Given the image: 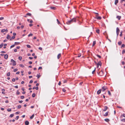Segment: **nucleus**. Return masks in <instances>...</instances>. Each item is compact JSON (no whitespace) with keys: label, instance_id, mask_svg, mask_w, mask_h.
<instances>
[{"label":"nucleus","instance_id":"obj_1","mask_svg":"<svg viewBox=\"0 0 125 125\" xmlns=\"http://www.w3.org/2000/svg\"><path fill=\"white\" fill-rule=\"evenodd\" d=\"M10 61L12 63V65L13 66H15L16 65V61L13 59H11Z\"/></svg>","mask_w":125,"mask_h":125},{"label":"nucleus","instance_id":"obj_2","mask_svg":"<svg viewBox=\"0 0 125 125\" xmlns=\"http://www.w3.org/2000/svg\"><path fill=\"white\" fill-rule=\"evenodd\" d=\"M107 89V87L106 86H104L102 87V89H103L102 90L103 92L104 91L106 90Z\"/></svg>","mask_w":125,"mask_h":125},{"label":"nucleus","instance_id":"obj_3","mask_svg":"<svg viewBox=\"0 0 125 125\" xmlns=\"http://www.w3.org/2000/svg\"><path fill=\"white\" fill-rule=\"evenodd\" d=\"M108 108V107L107 106H104V108L103 110V111H105Z\"/></svg>","mask_w":125,"mask_h":125},{"label":"nucleus","instance_id":"obj_4","mask_svg":"<svg viewBox=\"0 0 125 125\" xmlns=\"http://www.w3.org/2000/svg\"><path fill=\"white\" fill-rule=\"evenodd\" d=\"M97 65V67L98 68V66L99 65L100 66H101L102 65V63L101 61H99L98 63H96Z\"/></svg>","mask_w":125,"mask_h":125},{"label":"nucleus","instance_id":"obj_5","mask_svg":"<svg viewBox=\"0 0 125 125\" xmlns=\"http://www.w3.org/2000/svg\"><path fill=\"white\" fill-rule=\"evenodd\" d=\"M71 21L72 22H75L76 21V19L75 18H73L71 19Z\"/></svg>","mask_w":125,"mask_h":125},{"label":"nucleus","instance_id":"obj_6","mask_svg":"<svg viewBox=\"0 0 125 125\" xmlns=\"http://www.w3.org/2000/svg\"><path fill=\"white\" fill-rule=\"evenodd\" d=\"M102 90L101 89H99V90L97 91V93L98 94H99L101 93Z\"/></svg>","mask_w":125,"mask_h":125},{"label":"nucleus","instance_id":"obj_7","mask_svg":"<svg viewBox=\"0 0 125 125\" xmlns=\"http://www.w3.org/2000/svg\"><path fill=\"white\" fill-rule=\"evenodd\" d=\"M108 114V112H107L104 114V116H107Z\"/></svg>","mask_w":125,"mask_h":125},{"label":"nucleus","instance_id":"obj_8","mask_svg":"<svg viewBox=\"0 0 125 125\" xmlns=\"http://www.w3.org/2000/svg\"><path fill=\"white\" fill-rule=\"evenodd\" d=\"M61 53H59L57 56V58L58 59H59L61 57Z\"/></svg>","mask_w":125,"mask_h":125},{"label":"nucleus","instance_id":"obj_9","mask_svg":"<svg viewBox=\"0 0 125 125\" xmlns=\"http://www.w3.org/2000/svg\"><path fill=\"white\" fill-rule=\"evenodd\" d=\"M29 124V122L28 121H25V124L26 125H28Z\"/></svg>","mask_w":125,"mask_h":125},{"label":"nucleus","instance_id":"obj_10","mask_svg":"<svg viewBox=\"0 0 125 125\" xmlns=\"http://www.w3.org/2000/svg\"><path fill=\"white\" fill-rule=\"evenodd\" d=\"M121 18V16H117L116 17V18L118 19L119 20H120Z\"/></svg>","mask_w":125,"mask_h":125},{"label":"nucleus","instance_id":"obj_11","mask_svg":"<svg viewBox=\"0 0 125 125\" xmlns=\"http://www.w3.org/2000/svg\"><path fill=\"white\" fill-rule=\"evenodd\" d=\"M71 23H72V22H71V20H70L68 21V22H66V24H69Z\"/></svg>","mask_w":125,"mask_h":125},{"label":"nucleus","instance_id":"obj_12","mask_svg":"<svg viewBox=\"0 0 125 125\" xmlns=\"http://www.w3.org/2000/svg\"><path fill=\"white\" fill-rule=\"evenodd\" d=\"M4 58L6 59H7L8 58V55L7 54H5L4 55Z\"/></svg>","mask_w":125,"mask_h":125},{"label":"nucleus","instance_id":"obj_13","mask_svg":"<svg viewBox=\"0 0 125 125\" xmlns=\"http://www.w3.org/2000/svg\"><path fill=\"white\" fill-rule=\"evenodd\" d=\"M20 44V42H15L14 43V44L15 45H17L19 44Z\"/></svg>","mask_w":125,"mask_h":125},{"label":"nucleus","instance_id":"obj_14","mask_svg":"<svg viewBox=\"0 0 125 125\" xmlns=\"http://www.w3.org/2000/svg\"><path fill=\"white\" fill-rule=\"evenodd\" d=\"M96 17H97L96 19L98 20H101L102 18L100 16L98 17L97 16H96Z\"/></svg>","mask_w":125,"mask_h":125},{"label":"nucleus","instance_id":"obj_15","mask_svg":"<svg viewBox=\"0 0 125 125\" xmlns=\"http://www.w3.org/2000/svg\"><path fill=\"white\" fill-rule=\"evenodd\" d=\"M120 30L118 27H117L116 29V32H119Z\"/></svg>","mask_w":125,"mask_h":125},{"label":"nucleus","instance_id":"obj_16","mask_svg":"<svg viewBox=\"0 0 125 125\" xmlns=\"http://www.w3.org/2000/svg\"><path fill=\"white\" fill-rule=\"evenodd\" d=\"M51 8L53 10H55L56 9V8L54 7H51Z\"/></svg>","mask_w":125,"mask_h":125},{"label":"nucleus","instance_id":"obj_17","mask_svg":"<svg viewBox=\"0 0 125 125\" xmlns=\"http://www.w3.org/2000/svg\"><path fill=\"white\" fill-rule=\"evenodd\" d=\"M96 44V41H94L93 42V43L92 45V46H94Z\"/></svg>","mask_w":125,"mask_h":125},{"label":"nucleus","instance_id":"obj_18","mask_svg":"<svg viewBox=\"0 0 125 125\" xmlns=\"http://www.w3.org/2000/svg\"><path fill=\"white\" fill-rule=\"evenodd\" d=\"M5 31H7V30H5V29H3L1 30V32H4Z\"/></svg>","mask_w":125,"mask_h":125},{"label":"nucleus","instance_id":"obj_19","mask_svg":"<svg viewBox=\"0 0 125 125\" xmlns=\"http://www.w3.org/2000/svg\"><path fill=\"white\" fill-rule=\"evenodd\" d=\"M122 43V42L121 41L119 42L118 43V44L119 45H120Z\"/></svg>","mask_w":125,"mask_h":125},{"label":"nucleus","instance_id":"obj_20","mask_svg":"<svg viewBox=\"0 0 125 125\" xmlns=\"http://www.w3.org/2000/svg\"><path fill=\"white\" fill-rule=\"evenodd\" d=\"M34 114H33L30 117V118L31 119H32L33 118V117H34Z\"/></svg>","mask_w":125,"mask_h":125},{"label":"nucleus","instance_id":"obj_21","mask_svg":"<svg viewBox=\"0 0 125 125\" xmlns=\"http://www.w3.org/2000/svg\"><path fill=\"white\" fill-rule=\"evenodd\" d=\"M105 121L107 122H108L109 121V119H105V120H104Z\"/></svg>","mask_w":125,"mask_h":125},{"label":"nucleus","instance_id":"obj_22","mask_svg":"<svg viewBox=\"0 0 125 125\" xmlns=\"http://www.w3.org/2000/svg\"><path fill=\"white\" fill-rule=\"evenodd\" d=\"M118 0H115V5H116L118 3Z\"/></svg>","mask_w":125,"mask_h":125},{"label":"nucleus","instance_id":"obj_23","mask_svg":"<svg viewBox=\"0 0 125 125\" xmlns=\"http://www.w3.org/2000/svg\"><path fill=\"white\" fill-rule=\"evenodd\" d=\"M26 15L29 16H30L31 15V14L30 13H28L26 14Z\"/></svg>","mask_w":125,"mask_h":125},{"label":"nucleus","instance_id":"obj_24","mask_svg":"<svg viewBox=\"0 0 125 125\" xmlns=\"http://www.w3.org/2000/svg\"><path fill=\"white\" fill-rule=\"evenodd\" d=\"M19 66L20 67H22V68L24 67V65L23 64H20Z\"/></svg>","mask_w":125,"mask_h":125},{"label":"nucleus","instance_id":"obj_25","mask_svg":"<svg viewBox=\"0 0 125 125\" xmlns=\"http://www.w3.org/2000/svg\"><path fill=\"white\" fill-rule=\"evenodd\" d=\"M10 38V36L9 35H8L7 37V38L8 39H9Z\"/></svg>","mask_w":125,"mask_h":125},{"label":"nucleus","instance_id":"obj_26","mask_svg":"<svg viewBox=\"0 0 125 125\" xmlns=\"http://www.w3.org/2000/svg\"><path fill=\"white\" fill-rule=\"evenodd\" d=\"M15 38V36H13L10 39V40L11 41V39H14Z\"/></svg>","mask_w":125,"mask_h":125},{"label":"nucleus","instance_id":"obj_27","mask_svg":"<svg viewBox=\"0 0 125 125\" xmlns=\"http://www.w3.org/2000/svg\"><path fill=\"white\" fill-rule=\"evenodd\" d=\"M14 116V114H12L10 115L9 117H13Z\"/></svg>","mask_w":125,"mask_h":125},{"label":"nucleus","instance_id":"obj_28","mask_svg":"<svg viewBox=\"0 0 125 125\" xmlns=\"http://www.w3.org/2000/svg\"><path fill=\"white\" fill-rule=\"evenodd\" d=\"M10 72L8 73L7 74V76H10Z\"/></svg>","mask_w":125,"mask_h":125},{"label":"nucleus","instance_id":"obj_29","mask_svg":"<svg viewBox=\"0 0 125 125\" xmlns=\"http://www.w3.org/2000/svg\"><path fill=\"white\" fill-rule=\"evenodd\" d=\"M57 22H58V24H61V23L60 22V21H59V20L58 19H57Z\"/></svg>","mask_w":125,"mask_h":125},{"label":"nucleus","instance_id":"obj_30","mask_svg":"<svg viewBox=\"0 0 125 125\" xmlns=\"http://www.w3.org/2000/svg\"><path fill=\"white\" fill-rule=\"evenodd\" d=\"M125 46L124 44H122L121 47V48H122V47H124Z\"/></svg>","mask_w":125,"mask_h":125},{"label":"nucleus","instance_id":"obj_31","mask_svg":"<svg viewBox=\"0 0 125 125\" xmlns=\"http://www.w3.org/2000/svg\"><path fill=\"white\" fill-rule=\"evenodd\" d=\"M35 93L33 94H32V97H35Z\"/></svg>","mask_w":125,"mask_h":125},{"label":"nucleus","instance_id":"obj_32","mask_svg":"<svg viewBox=\"0 0 125 125\" xmlns=\"http://www.w3.org/2000/svg\"><path fill=\"white\" fill-rule=\"evenodd\" d=\"M125 49H124L122 51V54H123L124 53H125Z\"/></svg>","mask_w":125,"mask_h":125},{"label":"nucleus","instance_id":"obj_33","mask_svg":"<svg viewBox=\"0 0 125 125\" xmlns=\"http://www.w3.org/2000/svg\"><path fill=\"white\" fill-rule=\"evenodd\" d=\"M121 121L122 122H125V119H123L121 120Z\"/></svg>","mask_w":125,"mask_h":125},{"label":"nucleus","instance_id":"obj_34","mask_svg":"<svg viewBox=\"0 0 125 125\" xmlns=\"http://www.w3.org/2000/svg\"><path fill=\"white\" fill-rule=\"evenodd\" d=\"M21 107V105H20L18 106H17V108L18 109H19Z\"/></svg>","mask_w":125,"mask_h":125},{"label":"nucleus","instance_id":"obj_35","mask_svg":"<svg viewBox=\"0 0 125 125\" xmlns=\"http://www.w3.org/2000/svg\"><path fill=\"white\" fill-rule=\"evenodd\" d=\"M7 110L8 112H10L11 111V109L10 108H8L7 109Z\"/></svg>","mask_w":125,"mask_h":125},{"label":"nucleus","instance_id":"obj_36","mask_svg":"<svg viewBox=\"0 0 125 125\" xmlns=\"http://www.w3.org/2000/svg\"><path fill=\"white\" fill-rule=\"evenodd\" d=\"M3 43H1L0 45V48H1L3 46Z\"/></svg>","mask_w":125,"mask_h":125},{"label":"nucleus","instance_id":"obj_37","mask_svg":"<svg viewBox=\"0 0 125 125\" xmlns=\"http://www.w3.org/2000/svg\"><path fill=\"white\" fill-rule=\"evenodd\" d=\"M96 31L97 33H99V30L97 29L96 30Z\"/></svg>","mask_w":125,"mask_h":125},{"label":"nucleus","instance_id":"obj_38","mask_svg":"<svg viewBox=\"0 0 125 125\" xmlns=\"http://www.w3.org/2000/svg\"><path fill=\"white\" fill-rule=\"evenodd\" d=\"M122 35V31H121L120 32V37H121Z\"/></svg>","mask_w":125,"mask_h":125},{"label":"nucleus","instance_id":"obj_39","mask_svg":"<svg viewBox=\"0 0 125 125\" xmlns=\"http://www.w3.org/2000/svg\"><path fill=\"white\" fill-rule=\"evenodd\" d=\"M15 46V44H13V45H12L10 47V48H11L13 47H14Z\"/></svg>","mask_w":125,"mask_h":125},{"label":"nucleus","instance_id":"obj_40","mask_svg":"<svg viewBox=\"0 0 125 125\" xmlns=\"http://www.w3.org/2000/svg\"><path fill=\"white\" fill-rule=\"evenodd\" d=\"M18 69H15L14 70V71L15 72H16L18 71Z\"/></svg>","mask_w":125,"mask_h":125},{"label":"nucleus","instance_id":"obj_41","mask_svg":"<svg viewBox=\"0 0 125 125\" xmlns=\"http://www.w3.org/2000/svg\"><path fill=\"white\" fill-rule=\"evenodd\" d=\"M27 47H28V48H30L31 47L30 45H29V44L27 45Z\"/></svg>","mask_w":125,"mask_h":125},{"label":"nucleus","instance_id":"obj_42","mask_svg":"<svg viewBox=\"0 0 125 125\" xmlns=\"http://www.w3.org/2000/svg\"><path fill=\"white\" fill-rule=\"evenodd\" d=\"M19 118V116H17L16 117V118H15V119L16 120H17Z\"/></svg>","mask_w":125,"mask_h":125},{"label":"nucleus","instance_id":"obj_43","mask_svg":"<svg viewBox=\"0 0 125 125\" xmlns=\"http://www.w3.org/2000/svg\"><path fill=\"white\" fill-rule=\"evenodd\" d=\"M22 59V57L21 56H19V59L20 60H21Z\"/></svg>","mask_w":125,"mask_h":125},{"label":"nucleus","instance_id":"obj_44","mask_svg":"<svg viewBox=\"0 0 125 125\" xmlns=\"http://www.w3.org/2000/svg\"><path fill=\"white\" fill-rule=\"evenodd\" d=\"M96 56L100 58H101V57L98 54H97Z\"/></svg>","mask_w":125,"mask_h":125},{"label":"nucleus","instance_id":"obj_45","mask_svg":"<svg viewBox=\"0 0 125 125\" xmlns=\"http://www.w3.org/2000/svg\"><path fill=\"white\" fill-rule=\"evenodd\" d=\"M21 99H23L24 98V96H21Z\"/></svg>","mask_w":125,"mask_h":125},{"label":"nucleus","instance_id":"obj_46","mask_svg":"<svg viewBox=\"0 0 125 125\" xmlns=\"http://www.w3.org/2000/svg\"><path fill=\"white\" fill-rule=\"evenodd\" d=\"M15 79L14 78H13L12 79V82H14L15 81Z\"/></svg>","mask_w":125,"mask_h":125},{"label":"nucleus","instance_id":"obj_47","mask_svg":"<svg viewBox=\"0 0 125 125\" xmlns=\"http://www.w3.org/2000/svg\"><path fill=\"white\" fill-rule=\"evenodd\" d=\"M108 94L110 95H111V93L110 92V91H108Z\"/></svg>","mask_w":125,"mask_h":125},{"label":"nucleus","instance_id":"obj_48","mask_svg":"<svg viewBox=\"0 0 125 125\" xmlns=\"http://www.w3.org/2000/svg\"><path fill=\"white\" fill-rule=\"evenodd\" d=\"M81 54L79 53V54L78 55V57H79L81 56Z\"/></svg>","mask_w":125,"mask_h":125},{"label":"nucleus","instance_id":"obj_49","mask_svg":"<svg viewBox=\"0 0 125 125\" xmlns=\"http://www.w3.org/2000/svg\"><path fill=\"white\" fill-rule=\"evenodd\" d=\"M62 91L64 92H66V90L64 88H63L62 89Z\"/></svg>","mask_w":125,"mask_h":125},{"label":"nucleus","instance_id":"obj_50","mask_svg":"<svg viewBox=\"0 0 125 125\" xmlns=\"http://www.w3.org/2000/svg\"><path fill=\"white\" fill-rule=\"evenodd\" d=\"M32 34H29L28 35V36L29 37H30V36H32Z\"/></svg>","mask_w":125,"mask_h":125},{"label":"nucleus","instance_id":"obj_51","mask_svg":"<svg viewBox=\"0 0 125 125\" xmlns=\"http://www.w3.org/2000/svg\"><path fill=\"white\" fill-rule=\"evenodd\" d=\"M95 71V68L94 70V71H93L92 72V73L93 74H94V72Z\"/></svg>","mask_w":125,"mask_h":125},{"label":"nucleus","instance_id":"obj_52","mask_svg":"<svg viewBox=\"0 0 125 125\" xmlns=\"http://www.w3.org/2000/svg\"><path fill=\"white\" fill-rule=\"evenodd\" d=\"M20 92H19V91H17V94H20Z\"/></svg>","mask_w":125,"mask_h":125},{"label":"nucleus","instance_id":"obj_53","mask_svg":"<svg viewBox=\"0 0 125 125\" xmlns=\"http://www.w3.org/2000/svg\"><path fill=\"white\" fill-rule=\"evenodd\" d=\"M37 78L38 79L40 77V75H39L38 74H37Z\"/></svg>","mask_w":125,"mask_h":125},{"label":"nucleus","instance_id":"obj_54","mask_svg":"<svg viewBox=\"0 0 125 125\" xmlns=\"http://www.w3.org/2000/svg\"><path fill=\"white\" fill-rule=\"evenodd\" d=\"M33 82V81L32 80H31L29 82V83H32Z\"/></svg>","mask_w":125,"mask_h":125},{"label":"nucleus","instance_id":"obj_55","mask_svg":"<svg viewBox=\"0 0 125 125\" xmlns=\"http://www.w3.org/2000/svg\"><path fill=\"white\" fill-rule=\"evenodd\" d=\"M29 58L31 60V59H32L33 58V57H29Z\"/></svg>","mask_w":125,"mask_h":125},{"label":"nucleus","instance_id":"obj_56","mask_svg":"<svg viewBox=\"0 0 125 125\" xmlns=\"http://www.w3.org/2000/svg\"><path fill=\"white\" fill-rule=\"evenodd\" d=\"M19 112H16L15 113V114L16 115H18L19 114Z\"/></svg>","mask_w":125,"mask_h":125},{"label":"nucleus","instance_id":"obj_57","mask_svg":"<svg viewBox=\"0 0 125 125\" xmlns=\"http://www.w3.org/2000/svg\"><path fill=\"white\" fill-rule=\"evenodd\" d=\"M122 64L123 65H124L125 63V62H124V61H122Z\"/></svg>","mask_w":125,"mask_h":125},{"label":"nucleus","instance_id":"obj_58","mask_svg":"<svg viewBox=\"0 0 125 125\" xmlns=\"http://www.w3.org/2000/svg\"><path fill=\"white\" fill-rule=\"evenodd\" d=\"M67 82V81L66 80H65L64 81H63V83H66Z\"/></svg>","mask_w":125,"mask_h":125},{"label":"nucleus","instance_id":"obj_59","mask_svg":"<svg viewBox=\"0 0 125 125\" xmlns=\"http://www.w3.org/2000/svg\"><path fill=\"white\" fill-rule=\"evenodd\" d=\"M39 49L41 50H42V48L41 47H39Z\"/></svg>","mask_w":125,"mask_h":125},{"label":"nucleus","instance_id":"obj_60","mask_svg":"<svg viewBox=\"0 0 125 125\" xmlns=\"http://www.w3.org/2000/svg\"><path fill=\"white\" fill-rule=\"evenodd\" d=\"M4 18L3 17H1L0 18V20H2Z\"/></svg>","mask_w":125,"mask_h":125},{"label":"nucleus","instance_id":"obj_61","mask_svg":"<svg viewBox=\"0 0 125 125\" xmlns=\"http://www.w3.org/2000/svg\"><path fill=\"white\" fill-rule=\"evenodd\" d=\"M17 50L16 49L14 50V51L15 52H17Z\"/></svg>","mask_w":125,"mask_h":125},{"label":"nucleus","instance_id":"obj_62","mask_svg":"<svg viewBox=\"0 0 125 125\" xmlns=\"http://www.w3.org/2000/svg\"><path fill=\"white\" fill-rule=\"evenodd\" d=\"M29 63L30 64H31L32 63V62H31L30 61L29 62Z\"/></svg>","mask_w":125,"mask_h":125},{"label":"nucleus","instance_id":"obj_63","mask_svg":"<svg viewBox=\"0 0 125 125\" xmlns=\"http://www.w3.org/2000/svg\"><path fill=\"white\" fill-rule=\"evenodd\" d=\"M20 73L19 72H18L16 73V74H19Z\"/></svg>","mask_w":125,"mask_h":125},{"label":"nucleus","instance_id":"obj_64","mask_svg":"<svg viewBox=\"0 0 125 125\" xmlns=\"http://www.w3.org/2000/svg\"><path fill=\"white\" fill-rule=\"evenodd\" d=\"M122 115L124 117H125V114H123Z\"/></svg>","mask_w":125,"mask_h":125}]
</instances>
